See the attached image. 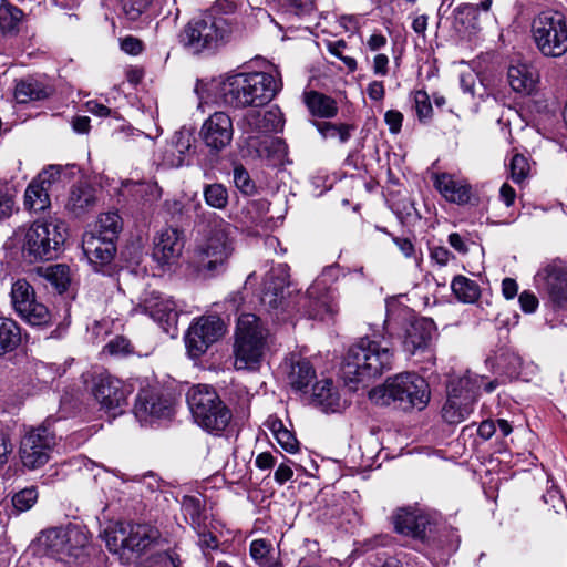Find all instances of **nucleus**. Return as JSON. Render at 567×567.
I'll list each match as a JSON object with an SVG mask.
<instances>
[{"mask_svg": "<svg viewBox=\"0 0 567 567\" xmlns=\"http://www.w3.org/2000/svg\"><path fill=\"white\" fill-rule=\"evenodd\" d=\"M284 123L282 113L277 106L246 112L238 122L244 155L252 159H269L274 165L284 164L288 146L284 140L271 135L281 131Z\"/></svg>", "mask_w": 567, "mask_h": 567, "instance_id": "f257e3e1", "label": "nucleus"}, {"mask_svg": "<svg viewBox=\"0 0 567 567\" xmlns=\"http://www.w3.org/2000/svg\"><path fill=\"white\" fill-rule=\"evenodd\" d=\"M280 89V80L267 72L237 73L216 84L221 102L240 109L264 106Z\"/></svg>", "mask_w": 567, "mask_h": 567, "instance_id": "f03ea898", "label": "nucleus"}, {"mask_svg": "<svg viewBox=\"0 0 567 567\" xmlns=\"http://www.w3.org/2000/svg\"><path fill=\"white\" fill-rule=\"evenodd\" d=\"M430 386L424 378L413 372L390 377L382 385L369 391V399L377 405H393L402 411H422L429 404Z\"/></svg>", "mask_w": 567, "mask_h": 567, "instance_id": "7ed1b4c3", "label": "nucleus"}, {"mask_svg": "<svg viewBox=\"0 0 567 567\" xmlns=\"http://www.w3.org/2000/svg\"><path fill=\"white\" fill-rule=\"evenodd\" d=\"M393 351L388 344L364 337L348 350L342 373L348 381L360 382L391 369Z\"/></svg>", "mask_w": 567, "mask_h": 567, "instance_id": "20e7f679", "label": "nucleus"}, {"mask_svg": "<svg viewBox=\"0 0 567 567\" xmlns=\"http://www.w3.org/2000/svg\"><path fill=\"white\" fill-rule=\"evenodd\" d=\"M233 32L228 18L218 14L216 8H212L202 16L192 19L179 34V41L193 53L216 49L226 43Z\"/></svg>", "mask_w": 567, "mask_h": 567, "instance_id": "39448f33", "label": "nucleus"}, {"mask_svg": "<svg viewBox=\"0 0 567 567\" xmlns=\"http://www.w3.org/2000/svg\"><path fill=\"white\" fill-rule=\"evenodd\" d=\"M268 337V329L256 315L243 313L236 327L235 368L237 370L258 368L267 349Z\"/></svg>", "mask_w": 567, "mask_h": 567, "instance_id": "423d86ee", "label": "nucleus"}, {"mask_svg": "<svg viewBox=\"0 0 567 567\" xmlns=\"http://www.w3.org/2000/svg\"><path fill=\"white\" fill-rule=\"evenodd\" d=\"M66 239L64 223L50 217L32 223L23 231L22 254L31 262L58 257Z\"/></svg>", "mask_w": 567, "mask_h": 567, "instance_id": "0eeeda50", "label": "nucleus"}, {"mask_svg": "<svg viewBox=\"0 0 567 567\" xmlns=\"http://www.w3.org/2000/svg\"><path fill=\"white\" fill-rule=\"evenodd\" d=\"M236 234L234 225L224 219L214 220L206 241L195 251L198 269L212 276L225 271L235 250Z\"/></svg>", "mask_w": 567, "mask_h": 567, "instance_id": "6e6552de", "label": "nucleus"}, {"mask_svg": "<svg viewBox=\"0 0 567 567\" xmlns=\"http://www.w3.org/2000/svg\"><path fill=\"white\" fill-rule=\"evenodd\" d=\"M187 404L195 422L213 434L221 433L233 417L215 389L207 384L190 388L187 392Z\"/></svg>", "mask_w": 567, "mask_h": 567, "instance_id": "1a4fd4ad", "label": "nucleus"}, {"mask_svg": "<svg viewBox=\"0 0 567 567\" xmlns=\"http://www.w3.org/2000/svg\"><path fill=\"white\" fill-rule=\"evenodd\" d=\"M38 544L47 555L70 563L85 553L89 533L84 526L78 524L53 527L40 534Z\"/></svg>", "mask_w": 567, "mask_h": 567, "instance_id": "9d476101", "label": "nucleus"}, {"mask_svg": "<svg viewBox=\"0 0 567 567\" xmlns=\"http://www.w3.org/2000/svg\"><path fill=\"white\" fill-rule=\"evenodd\" d=\"M161 540L157 528L146 524L117 523L105 530V543L110 551L124 556L142 554Z\"/></svg>", "mask_w": 567, "mask_h": 567, "instance_id": "9b49d317", "label": "nucleus"}, {"mask_svg": "<svg viewBox=\"0 0 567 567\" xmlns=\"http://www.w3.org/2000/svg\"><path fill=\"white\" fill-rule=\"evenodd\" d=\"M533 39L545 56L559 58L567 52V20L557 10L539 12L532 23Z\"/></svg>", "mask_w": 567, "mask_h": 567, "instance_id": "f8f14e48", "label": "nucleus"}, {"mask_svg": "<svg viewBox=\"0 0 567 567\" xmlns=\"http://www.w3.org/2000/svg\"><path fill=\"white\" fill-rule=\"evenodd\" d=\"M483 383V377L472 374L452 379L447 385V400L442 409V417L449 424H458L466 420L474 410Z\"/></svg>", "mask_w": 567, "mask_h": 567, "instance_id": "ddd939ff", "label": "nucleus"}, {"mask_svg": "<svg viewBox=\"0 0 567 567\" xmlns=\"http://www.w3.org/2000/svg\"><path fill=\"white\" fill-rule=\"evenodd\" d=\"M11 303L16 313L30 326H47L51 321L48 307L35 298L33 287L25 279H18L11 287Z\"/></svg>", "mask_w": 567, "mask_h": 567, "instance_id": "4468645a", "label": "nucleus"}, {"mask_svg": "<svg viewBox=\"0 0 567 567\" xmlns=\"http://www.w3.org/2000/svg\"><path fill=\"white\" fill-rule=\"evenodd\" d=\"M225 333L223 320L217 316H203L188 328L185 344L190 358H200Z\"/></svg>", "mask_w": 567, "mask_h": 567, "instance_id": "2eb2a0df", "label": "nucleus"}, {"mask_svg": "<svg viewBox=\"0 0 567 567\" xmlns=\"http://www.w3.org/2000/svg\"><path fill=\"white\" fill-rule=\"evenodd\" d=\"M132 311L150 316L161 326L164 332L172 337L177 333L178 311L176 303L157 291L145 292Z\"/></svg>", "mask_w": 567, "mask_h": 567, "instance_id": "dca6fc26", "label": "nucleus"}, {"mask_svg": "<svg viewBox=\"0 0 567 567\" xmlns=\"http://www.w3.org/2000/svg\"><path fill=\"white\" fill-rule=\"evenodd\" d=\"M55 445V436L47 426H39L28 432L20 443V457L23 465L34 470L43 466Z\"/></svg>", "mask_w": 567, "mask_h": 567, "instance_id": "f3484780", "label": "nucleus"}, {"mask_svg": "<svg viewBox=\"0 0 567 567\" xmlns=\"http://www.w3.org/2000/svg\"><path fill=\"white\" fill-rule=\"evenodd\" d=\"M234 125L226 112H214L202 124L199 137L210 154H219L233 141Z\"/></svg>", "mask_w": 567, "mask_h": 567, "instance_id": "a211bd4d", "label": "nucleus"}, {"mask_svg": "<svg viewBox=\"0 0 567 567\" xmlns=\"http://www.w3.org/2000/svg\"><path fill=\"white\" fill-rule=\"evenodd\" d=\"M536 288L549 300L563 306L567 302V268L558 260L546 264L534 277Z\"/></svg>", "mask_w": 567, "mask_h": 567, "instance_id": "6ab92c4d", "label": "nucleus"}, {"mask_svg": "<svg viewBox=\"0 0 567 567\" xmlns=\"http://www.w3.org/2000/svg\"><path fill=\"white\" fill-rule=\"evenodd\" d=\"M394 530L413 539L424 540L434 525L430 514L417 507H400L392 514Z\"/></svg>", "mask_w": 567, "mask_h": 567, "instance_id": "aec40b11", "label": "nucleus"}, {"mask_svg": "<svg viewBox=\"0 0 567 567\" xmlns=\"http://www.w3.org/2000/svg\"><path fill=\"white\" fill-rule=\"evenodd\" d=\"M299 302L303 313L311 319L329 320L338 312L334 296L322 280H316Z\"/></svg>", "mask_w": 567, "mask_h": 567, "instance_id": "412c9836", "label": "nucleus"}, {"mask_svg": "<svg viewBox=\"0 0 567 567\" xmlns=\"http://www.w3.org/2000/svg\"><path fill=\"white\" fill-rule=\"evenodd\" d=\"M289 287V275L286 265H278L274 267L265 277L262 291H261V303L269 310H285L289 302L287 291Z\"/></svg>", "mask_w": 567, "mask_h": 567, "instance_id": "4be33fe9", "label": "nucleus"}, {"mask_svg": "<svg viewBox=\"0 0 567 567\" xmlns=\"http://www.w3.org/2000/svg\"><path fill=\"white\" fill-rule=\"evenodd\" d=\"M82 249L95 271L109 274L116 247L113 240L86 231L82 238Z\"/></svg>", "mask_w": 567, "mask_h": 567, "instance_id": "5701e85b", "label": "nucleus"}, {"mask_svg": "<svg viewBox=\"0 0 567 567\" xmlns=\"http://www.w3.org/2000/svg\"><path fill=\"white\" fill-rule=\"evenodd\" d=\"M134 414L141 423L169 419L173 414L172 402L151 389H142L135 400Z\"/></svg>", "mask_w": 567, "mask_h": 567, "instance_id": "b1692460", "label": "nucleus"}, {"mask_svg": "<svg viewBox=\"0 0 567 567\" xmlns=\"http://www.w3.org/2000/svg\"><path fill=\"white\" fill-rule=\"evenodd\" d=\"M437 337L436 324L431 318H419L405 330L403 349L410 354L427 350Z\"/></svg>", "mask_w": 567, "mask_h": 567, "instance_id": "393cba45", "label": "nucleus"}, {"mask_svg": "<svg viewBox=\"0 0 567 567\" xmlns=\"http://www.w3.org/2000/svg\"><path fill=\"white\" fill-rule=\"evenodd\" d=\"M127 389L122 381L113 377H104L99 380L94 388V398L101 408L113 415L126 404Z\"/></svg>", "mask_w": 567, "mask_h": 567, "instance_id": "a878e982", "label": "nucleus"}, {"mask_svg": "<svg viewBox=\"0 0 567 567\" xmlns=\"http://www.w3.org/2000/svg\"><path fill=\"white\" fill-rule=\"evenodd\" d=\"M434 187L450 203L464 205L470 202L471 187L449 173L434 174Z\"/></svg>", "mask_w": 567, "mask_h": 567, "instance_id": "bb28decb", "label": "nucleus"}, {"mask_svg": "<svg viewBox=\"0 0 567 567\" xmlns=\"http://www.w3.org/2000/svg\"><path fill=\"white\" fill-rule=\"evenodd\" d=\"M183 247L181 233L175 228H166L155 240L153 256L163 265L171 264L181 256Z\"/></svg>", "mask_w": 567, "mask_h": 567, "instance_id": "cd10ccee", "label": "nucleus"}, {"mask_svg": "<svg viewBox=\"0 0 567 567\" xmlns=\"http://www.w3.org/2000/svg\"><path fill=\"white\" fill-rule=\"evenodd\" d=\"M310 404L320 408L323 412H336L340 409V396L329 379L311 384V391L305 394Z\"/></svg>", "mask_w": 567, "mask_h": 567, "instance_id": "c85d7f7f", "label": "nucleus"}, {"mask_svg": "<svg viewBox=\"0 0 567 567\" xmlns=\"http://www.w3.org/2000/svg\"><path fill=\"white\" fill-rule=\"evenodd\" d=\"M507 79L515 92L530 94L538 82V73L534 66L524 62H517L509 65Z\"/></svg>", "mask_w": 567, "mask_h": 567, "instance_id": "c756f323", "label": "nucleus"}, {"mask_svg": "<svg viewBox=\"0 0 567 567\" xmlns=\"http://www.w3.org/2000/svg\"><path fill=\"white\" fill-rule=\"evenodd\" d=\"M287 377L288 383L295 391L307 394L309 386L316 379V371L308 360L291 358Z\"/></svg>", "mask_w": 567, "mask_h": 567, "instance_id": "7c9ffc66", "label": "nucleus"}, {"mask_svg": "<svg viewBox=\"0 0 567 567\" xmlns=\"http://www.w3.org/2000/svg\"><path fill=\"white\" fill-rule=\"evenodd\" d=\"M94 205V189L85 183H79L71 188L65 208L73 215L80 216L90 210Z\"/></svg>", "mask_w": 567, "mask_h": 567, "instance_id": "2f4dec72", "label": "nucleus"}, {"mask_svg": "<svg viewBox=\"0 0 567 567\" xmlns=\"http://www.w3.org/2000/svg\"><path fill=\"white\" fill-rule=\"evenodd\" d=\"M305 103L311 115L317 117L331 118L338 113L337 102L332 97L317 91L306 93Z\"/></svg>", "mask_w": 567, "mask_h": 567, "instance_id": "473e14b6", "label": "nucleus"}, {"mask_svg": "<svg viewBox=\"0 0 567 567\" xmlns=\"http://www.w3.org/2000/svg\"><path fill=\"white\" fill-rule=\"evenodd\" d=\"M50 87L41 81L29 78L17 83L14 97L19 103L44 100L50 95Z\"/></svg>", "mask_w": 567, "mask_h": 567, "instance_id": "72a5a7b5", "label": "nucleus"}, {"mask_svg": "<svg viewBox=\"0 0 567 567\" xmlns=\"http://www.w3.org/2000/svg\"><path fill=\"white\" fill-rule=\"evenodd\" d=\"M23 205L29 212H44L51 205L50 193L32 179L25 188Z\"/></svg>", "mask_w": 567, "mask_h": 567, "instance_id": "f704fd0d", "label": "nucleus"}, {"mask_svg": "<svg viewBox=\"0 0 567 567\" xmlns=\"http://www.w3.org/2000/svg\"><path fill=\"white\" fill-rule=\"evenodd\" d=\"M23 12L7 0H0V32L3 35H16L22 21Z\"/></svg>", "mask_w": 567, "mask_h": 567, "instance_id": "c9c22d12", "label": "nucleus"}, {"mask_svg": "<svg viewBox=\"0 0 567 567\" xmlns=\"http://www.w3.org/2000/svg\"><path fill=\"white\" fill-rule=\"evenodd\" d=\"M20 341L19 326L11 319L0 317V357L13 351Z\"/></svg>", "mask_w": 567, "mask_h": 567, "instance_id": "e433bc0d", "label": "nucleus"}, {"mask_svg": "<svg viewBox=\"0 0 567 567\" xmlns=\"http://www.w3.org/2000/svg\"><path fill=\"white\" fill-rule=\"evenodd\" d=\"M451 288L455 297L465 303L475 302L481 295L477 282L462 275L452 280Z\"/></svg>", "mask_w": 567, "mask_h": 567, "instance_id": "4c0bfd02", "label": "nucleus"}, {"mask_svg": "<svg viewBox=\"0 0 567 567\" xmlns=\"http://www.w3.org/2000/svg\"><path fill=\"white\" fill-rule=\"evenodd\" d=\"M269 429L275 435L278 444L288 453H297L299 450V442L295 434L285 427L280 420L270 421Z\"/></svg>", "mask_w": 567, "mask_h": 567, "instance_id": "58836bf2", "label": "nucleus"}, {"mask_svg": "<svg viewBox=\"0 0 567 567\" xmlns=\"http://www.w3.org/2000/svg\"><path fill=\"white\" fill-rule=\"evenodd\" d=\"M492 0H482L480 3H464L456 8L457 20L461 21L462 24L468 22V27L472 29H477V16L480 11L488 12L492 6Z\"/></svg>", "mask_w": 567, "mask_h": 567, "instance_id": "ea45409f", "label": "nucleus"}, {"mask_svg": "<svg viewBox=\"0 0 567 567\" xmlns=\"http://www.w3.org/2000/svg\"><path fill=\"white\" fill-rule=\"evenodd\" d=\"M122 228V219L115 212L102 214L96 223V235L115 240Z\"/></svg>", "mask_w": 567, "mask_h": 567, "instance_id": "a19ab883", "label": "nucleus"}, {"mask_svg": "<svg viewBox=\"0 0 567 567\" xmlns=\"http://www.w3.org/2000/svg\"><path fill=\"white\" fill-rule=\"evenodd\" d=\"M205 202L216 209H224L228 204L227 188L219 183L208 184L203 190Z\"/></svg>", "mask_w": 567, "mask_h": 567, "instance_id": "79ce46f5", "label": "nucleus"}, {"mask_svg": "<svg viewBox=\"0 0 567 567\" xmlns=\"http://www.w3.org/2000/svg\"><path fill=\"white\" fill-rule=\"evenodd\" d=\"M45 278L61 293L70 284V269L65 265H54L47 269Z\"/></svg>", "mask_w": 567, "mask_h": 567, "instance_id": "37998d69", "label": "nucleus"}, {"mask_svg": "<svg viewBox=\"0 0 567 567\" xmlns=\"http://www.w3.org/2000/svg\"><path fill=\"white\" fill-rule=\"evenodd\" d=\"M271 544L266 539H255L250 544V556L260 567H270Z\"/></svg>", "mask_w": 567, "mask_h": 567, "instance_id": "c03bdc74", "label": "nucleus"}, {"mask_svg": "<svg viewBox=\"0 0 567 567\" xmlns=\"http://www.w3.org/2000/svg\"><path fill=\"white\" fill-rule=\"evenodd\" d=\"M62 166L60 165H50L49 167L42 169L37 177L33 178L34 182H38L40 186L47 188V192L51 193L54 185L60 183L61 181Z\"/></svg>", "mask_w": 567, "mask_h": 567, "instance_id": "a18cd8bd", "label": "nucleus"}, {"mask_svg": "<svg viewBox=\"0 0 567 567\" xmlns=\"http://www.w3.org/2000/svg\"><path fill=\"white\" fill-rule=\"evenodd\" d=\"M414 107L420 122H427L433 114L429 94L419 90L414 93Z\"/></svg>", "mask_w": 567, "mask_h": 567, "instance_id": "49530a36", "label": "nucleus"}, {"mask_svg": "<svg viewBox=\"0 0 567 567\" xmlns=\"http://www.w3.org/2000/svg\"><path fill=\"white\" fill-rule=\"evenodd\" d=\"M38 499V491L35 487L24 488L12 497L13 507L19 512L30 509Z\"/></svg>", "mask_w": 567, "mask_h": 567, "instance_id": "de8ad7c7", "label": "nucleus"}, {"mask_svg": "<svg viewBox=\"0 0 567 567\" xmlns=\"http://www.w3.org/2000/svg\"><path fill=\"white\" fill-rule=\"evenodd\" d=\"M234 183L245 195H252L256 190L254 181L250 178L247 169L241 165L235 166L234 168Z\"/></svg>", "mask_w": 567, "mask_h": 567, "instance_id": "09e8293b", "label": "nucleus"}, {"mask_svg": "<svg viewBox=\"0 0 567 567\" xmlns=\"http://www.w3.org/2000/svg\"><path fill=\"white\" fill-rule=\"evenodd\" d=\"M511 177L515 183H522L529 172V164L525 156L516 154L509 164Z\"/></svg>", "mask_w": 567, "mask_h": 567, "instance_id": "8fccbe9b", "label": "nucleus"}, {"mask_svg": "<svg viewBox=\"0 0 567 567\" xmlns=\"http://www.w3.org/2000/svg\"><path fill=\"white\" fill-rule=\"evenodd\" d=\"M105 349L113 355L125 357L133 353V346L131 341L123 337L117 336L112 339L106 346Z\"/></svg>", "mask_w": 567, "mask_h": 567, "instance_id": "3c124183", "label": "nucleus"}, {"mask_svg": "<svg viewBox=\"0 0 567 567\" xmlns=\"http://www.w3.org/2000/svg\"><path fill=\"white\" fill-rule=\"evenodd\" d=\"M193 141V133L187 128L177 131L173 137L174 147L182 155L190 151Z\"/></svg>", "mask_w": 567, "mask_h": 567, "instance_id": "603ef678", "label": "nucleus"}, {"mask_svg": "<svg viewBox=\"0 0 567 567\" xmlns=\"http://www.w3.org/2000/svg\"><path fill=\"white\" fill-rule=\"evenodd\" d=\"M17 210L14 196L9 190L0 189V221L8 219Z\"/></svg>", "mask_w": 567, "mask_h": 567, "instance_id": "864d4df0", "label": "nucleus"}, {"mask_svg": "<svg viewBox=\"0 0 567 567\" xmlns=\"http://www.w3.org/2000/svg\"><path fill=\"white\" fill-rule=\"evenodd\" d=\"M138 567H177L174 558L166 551H158L146 560H144Z\"/></svg>", "mask_w": 567, "mask_h": 567, "instance_id": "5fc2aeb1", "label": "nucleus"}, {"mask_svg": "<svg viewBox=\"0 0 567 567\" xmlns=\"http://www.w3.org/2000/svg\"><path fill=\"white\" fill-rule=\"evenodd\" d=\"M520 309L526 313H533L538 308V299L530 291H523L518 298Z\"/></svg>", "mask_w": 567, "mask_h": 567, "instance_id": "6e6d98bb", "label": "nucleus"}, {"mask_svg": "<svg viewBox=\"0 0 567 567\" xmlns=\"http://www.w3.org/2000/svg\"><path fill=\"white\" fill-rule=\"evenodd\" d=\"M385 123L392 134H398L401 131L403 114L399 111L390 110L384 115Z\"/></svg>", "mask_w": 567, "mask_h": 567, "instance_id": "4d7b16f0", "label": "nucleus"}, {"mask_svg": "<svg viewBox=\"0 0 567 567\" xmlns=\"http://www.w3.org/2000/svg\"><path fill=\"white\" fill-rule=\"evenodd\" d=\"M289 9L296 14L309 13L315 8V0H287Z\"/></svg>", "mask_w": 567, "mask_h": 567, "instance_id": "13d9d810", "label": "nucleus"}, {"mask_svg": "<svg viewBox=\"0 0 567 567\" xmlns=\"http://www.w3.org/2000/svg\"><path fill=\"white\" fill-rule=\"evenodd\" d=\"M546 504H550L556 513L560 509L566 508L565 502L557 489H548L543 496Z\"/></svg>", "mask_w": 567, "mask_h": 567, "instance_id": "bf43d9fd", "label": "nucleus"}, {"mask_svg": "<svg viewBox=\"0 0 567 567\" xmlns=\"http://www.w3.org/2000/svg\"><path fill=\"white\" fill-rule=\"evenodd\" d=\"M121 49L130 54H138L142 52V42L134 37H126L121 42Z\"/></svg>", "mask_w": 567, "mask_h": 567, "instance_id": "052dcab7", "label": "nucleus"}, {"mask_svg": "<svg viewBox=\"0 0 567 567\" xmlns=\"http://www.w3.org/2000/svg\"><path fill=\"white\" fill-rule=\"evenodd\" d=\"M293 471L287 463H281L275 471L274 478L279 485H284L286 482L291 480Z\"/></svg>", "mask_w": 567, "mask_h": 567, "instance_id": "680f3d73", "label": "nucleus"}, {"mask_svg": "<svg viewBox=\"0 0 567 567\" xmlns=\"http://www.w3.org/2000/svg\"><path fill=\"white\" fill-rule=\"evenodd\" d=\"M87 112L100 117H107L112 115V110L97 101L86 102Z\"/></svg>", "mask_w": 567, "mask_h": 567, "instance_id": "e2e57ef3", "label": "nucleus"}, {"mask_svg": "<svg viewBox=\"0 0 567 567\" xmlns=\"http://www.w3.org/2000/svg\"><path fill=\"white\" fill-rule=\"evenodd\" d=\"M452 254L445 247H434L431 250V258L440 266H445L451 259Z\"/></svg>", "mask_w": 567, "mask_h": 567, "instance_id": "0e129e2a", "label": "nucleus"}, {"mask_svg": "<svg viewBox=\"0 0 567 567\" xmlns=\"http://www.w3.org/2000/svg\"><path fill=\"white\" fill-rule=\"evenodd\" d=\"M275 464L276 460L270 452H262L255 460V465L262 471L272 468Z\"/></svg>", "mask_w": 567, "mask_h": 567, "instance_id": "69168bd1", "label": "nucleus"}, {"mask_svg": "<svg viewBox=\"0 0 567 567\" xmlns=\"http://www.w3.org/2000/svg\"><path fill=\"white\" fill-rule=\"evenodd\" d=\"M449 244L462 255L468 252L467 243L458 233H452L449 235Z\"/></svg>", "mask_w": 567, "mask_h": 567, "instance_id": "338daca9", "label": "nucleus"}, {"mask_svg": "<svg viewBox=\"0 0 567 567\" xmlns=\"http://www.w3.org/2000/svg\"><path fill=\"white\" fill-rule=\"evenodd\" d=\"M518 291V285L513 278H505L502 281V293L505 299L511 300L515 298Z\"/></svg>", "mask_w": 567, "mask_h": 567, "instance_id": "774afa93", "label": "nucleus"}]
</instances>
